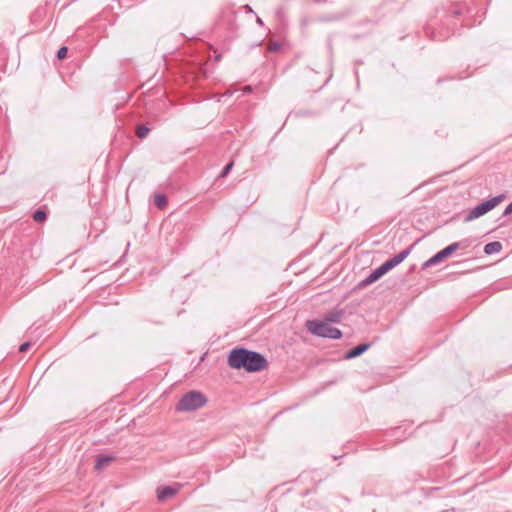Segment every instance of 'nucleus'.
I'll return each instance as SVG.
<instances>
[{"mask_svg":"<svg viewBox=\"0 0 512 512\" xmlns=\"http://www.w3.org/2000/svg\"><path fill=\"white\" fill-rule=\"evenodd\" d=\"M149 131H150V129L147 126L139 125V126H137V129H136V135L139 138L143 139L148 135Z\"/></svg>","mask_w":512,"mask_h":512,"instance_id":"nucleus-14","label":"nucleus"},{"mask_svg":"<svg viewBox=\"0 0 512 512\" xmlns=\"http://www.w3.org/2000/svg\"><path fill=\"white\" fill-rule=\"evenodd\" d=\"M67 51H68L67 47H65V46L60 47V49L57 51V54H56L57 58L60 60L64 59L67 55Z\"/></svg>","mask_w":512,"mask_h":512,"instance_id":"nucleus-16","label":"nucleus"},{"mask_svg":"<svg viewBox=\"0 0 512 512\" xmlns=\"http://www.w3.org/2000/svg\"><path fill=\"white\" fill-rule=\"evenodd\" d=\"M413 245L404 249L400 253L396 254L392 258L386 260L383 264H381L378 268L373 270L368 277H366L362 282L361 286L370 285L377 280H379L383 275L392 270L394 267L402 263L411 253Z\"/></svg>","mask_w":512,"mask_h":512,"instance_id":"nucleus-2","label":"nucleus"},{"mask_svg":"<svg viewBox=\"0 0 512 512\" xmlns=\"http://www.w3.org/2000/svg\"><path fill=\"white\" fill-rule=\"evenodd\" d=\"M232 167H233V162L228 163V164L223 168L222 172L220 173V177H222V178L226 177V176L230 173V171H231Z\"/></svg>","mask_w":512,"mask_h":512,"instance_id":"nucleus-15","label":"nucleus"},{"mask_svg":"<svg viewBox=\"0 0 512 512\" xmlns=\"http://www.w3.org/2000/svg\"><path fill=\"white\" fill-rule=\"evenodd\" d=\"M154 203L158 208L162 209L167 205L168 199L165 194H156L154 197Z\"/></svg>","mask_w":512,"mask_h":512,"instance_id":"nucleus-12","label":"nucleus"},{"mask_svg":"<svg viewBox=\"0 0 512 512\" xmlns=\"http://www.w3.org/2000/svg\"><path fill=\"white\" fill-rule=\"evenodd\" d=\"M502 250V244L498 241L487 243L484 246V253L487 255L499 253Z\"/></svg>","mask_w":512,"mask_h":512,"instance_id":"nucleus-10","label":"nucleus"},{"mask_svg":"<svg viewBox=\"0 0 512 512\" xmlns=\"http://www.w3.org/2000/svg\"><path fill=\"white\" fill-rule=\"evenodd\" d=\"M114 458L112 456H100L96 460L95 468L100 470L107 466Z\"/></svg>","mask_w":512,"mask_h":512,"instance_id":"nucleus-11","label":"nucleus"},{"mask_svg":"<svg viewBox=\"0 0 512 512\" xmlns=\"http://www.w3.org/2000/svg\"><path fill=\"white\" fill-rule=\"evenodd\" d=\"M180 489V485L176 484L175 486H163L157 489V499L160 502L166 501L168 498L174 496L178 493Z\"/></svg>","mask_w":512,"mask_h":512,"instance_id":"nucleus-7","label":"nucleus"},{"mask_svg":"<svg viewBox=\"0 0 512 512\" xmlns=\"http://www.w3.org/2000/svg\"><path fill=\"white\" fill-rule=\"evenodd\" d=\"M370 346H371L370 343L359 344L356 347L347 351L344 355V359L350 360V359L356 358V357L362 355L364 352H366L370 348Z\"/></svg>","mask_w":512,"mask_h":512,"instance_id":"nucleus-8","label":"nucleus"},{"mask_svg":"<svg viewBox=\"0 0 512 512\" xmlns=\"http://www.w3.org/2000/svg\"><path fill=\"white\" fill-rule=\"evenodd\" d=\"M503 197V195H498L491 199L483 201L482 203L475 206L472 210L469 211V213L465 216L464 221L470 222L488 213L502 201Z\"/></svg>","mask_w":512,"mask_h":512,"instance_id":"nucleus-5","label":"nucleus"},{"mask_svg":"<svg viewBox=\"0 0 512 512\" xmlns=\"http://www.w3.org/2000/svg\"><path fill=\"white\" fill-rule=\"evenodd\" d=\"M468 246L467 241L463 242H454L450 245L446 246L439 252H437L435 255H433L431 258H429L427 261H425L422 265L423 269L429 268L433 265H436L440 263L445 258L449 257L452 253L457 251L460 248H466Z\"/></svg>","mask_w":512,"mask_h":512,"instance_id":"nucleus-6","label":"nucleus"},{"mask_svg":"<svg viewBox=\"0 0 512 512\" xmlns=\"http://www.w3.org/2000/svg\"><path fill=\"white\" fill-rule=\"evenodd\" d=\"M47 218V214L45 212V210L43 209H37L34 213H33V220L35 222H38V223H41L43 222L44 220H46Z\"/></svg>","mask_w":512,"mask_h":512,"instance_id":"nucleus-13","label":"nucleus"},{"mask_svg":"<svg viewBox=\"0 0 512 512\" xmlns=\"http://www.w3.org/2000/svg\"><path fill=\"white\" fill-rule=\"evenodd\" d=\"M306 327L310 333L318 337L329 339H340L342 337V332L338 328L330 326L325 321L309 320Z\"/></svg>","mask_w":512,"mask_h":512,"instance_id":"nucleus-4","label":"nucleus"},{"mask_svg":"<svg viewBox=\"0 0 512 512\" xmlns=\"http://www.w3.org/2000/svg\"><path fill=\"white\" fill-rule=\"evenodd\" d=\"M257 23H258V24H260V25H263V21H262V19L258 17V18H257Z\"/></svg>","mask_w":512,"mask_h":512,"instance_id":"nucleus-20","label":"nucleus"},{"mask_svg":"<svg viewBox=\"0 0 512 512\" xmlns=\"http://www.w3.org/2000/svg\"><path fill=\"white\" fill-rule=\"evenodd\" d=\"M31 345H32V343H31V342H29V341L24 342V343H22V344L20 345V347H19V351H20V352H22V353H23V352H26V351H28V350H29V348L31 347Z\"/></svg>","mask_w":512,"mask_h":512,"instance_id":"nucleus-17","label":"nucleus"},{"mask_svg":"<svg viewBox=\"0 0 512 512\" xmlns=\"http://www.w3.org/2000/svg\"><path fill=\"white\" fill-rule=\"evenodd\" d=\"M229 367L247 372H259L267 367V360L259 352L243 347L232 349L227 358Z\"/></svg>","mask_w":512,"mask_h":512,"instance_id":"nucleus-1","label":"nucleus"},{"mask_svg":"<svg viewBox=\"0 0 512 512\" xmlns=\"http://www.w3.org/2000/svg\"><path fill=\"white\" fill-rule=\"evenodd\" d=\"M512 214V202L505 208L503 215L508 216Z\"/></svg>","mask_w":512,"mask_h":512,"instance_id":"nucleus-19","label":"nucleus"},{"mask_svg":"<svg viewBox=\"0 0 512 512\" xmlns=\"http://www.w3.org/2000/svg\"><path fill=\"white\" fill-rule=\"evenodd\" d=\"M206 403L207 398L202 392L192 390L180 398L176 405V410L178 412H192L203 407Z\"/></svg>","mask_w":512,"mask_h":512,"instance_id":"nucleus-3","label":"nucleus"},{"mask_svg":"<svg viewBox=\"0 0 512 512\" xmlns=\"http://www.w3.org/2000/svg\"><path fill=\"white\" fill-rule=\"evenodd\" d=\"M343 17H344V14H333V15L327 16L325 19L326 20H340Z\"/></svg>","mask_w":512,"mask_h":512,"instance_id":"nucleus-18","label":"nucleus"},{"mask_svg":"<svg viewBox=\"0 0 512 512\" xmlns=\"http://www.w3.org/2000/svg\"><path fill=\"white\" fill-rule=\"evenodd\" d=\"M344 312L342 310H333L324 315L322 321L326 323H340L343 318Z\"/></svg>","mask_w":512,"mask_h":512,"instance_id":"nucleus-9","label":"nucleus"}]
</instances>
